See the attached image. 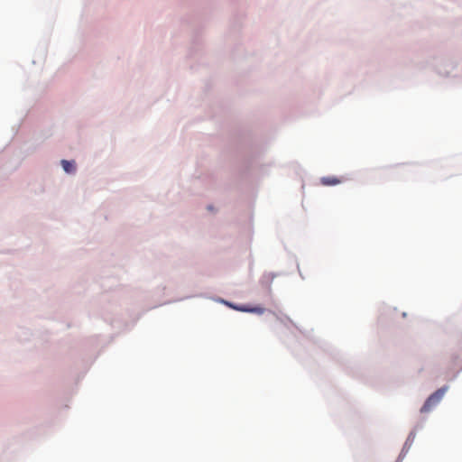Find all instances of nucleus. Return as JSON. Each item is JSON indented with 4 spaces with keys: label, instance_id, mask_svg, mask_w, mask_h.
<instances>
[{
    "label": "nucleus",
    "instance_id": "obj_3",
    "mask_svg": "<svg viewBox=\"0 0 462 462\" xmlns=\"http://www.w3.org/2000/svg\"><path fill=\"white\" fill-rule=\"evenodd\" d=\"M279 275L280 273H264L260 279V283L268 291H271L273 281Z\"/></svg>",
    "mask_w": 462,
    "mask_h": 462
},
{
    "label": "nucleus",
    "instance_id": "obj_6",
    "mask_svg": "<svg viewBox=\"0 0 462 462\" xmlns=\"http://www.w3.org/2000/svg\"><path fill=\"white\" fill-rule=\"evenodd\" d=\"M244 312L262 315L265 312V309L261 306H250L245 304V310H244Z\"/></svg>",
    "mask_w": 462,
    "mask_h": 462
},
{
    "label": "nucleus",
    "instance_id": "obj_1",
    "mask_svg": "<svg viewBox=\"0 0 462 462\" xmlns=\"http://www.w3.org/2000/svg\"><path fill=\"white\" fill-rule=\"evenodd\" d=\"M448 390V385H443L439 388L433 393H431L424 402L423 405L420 408V412L426 413L430 411L433 408H435L443 399L445 393Z\"/></svg>",
    "mask_w": 462,
    "mask_h": 462
},
{
    "label": "nucleus",
    "instance_id": "obj_8",
    "mask_svg": "<svg viewBox=\"0 0 462 462\" xmlns=\"http://www.w3.org/2000/svg\"><path fill=\"white\" fill-rule=\"evenodd\" d=\"M439 74L448 76V72H445V73H444V72H442V71H440V70H439Z\"/></svg>",
    "mask_w": 462,
    "mask_h": 462
},
{
    "label": "nucleus",
    "instance_id": "obj_2",
    "mask_svg": "<svg viewBox=\"0 0 462 462\" xmlns=\"http://www.w3.org/2000/svg\"><path fill=\"white\" fill-rule=\"evenodd\" d=\"M423 428V424L422 423H420V424H417L414 429L409 433L404 444H403V447L396 459V462H402V460L404 459L405 456L407 455V453L409 452L414 439H415V437H416V432L420 430H421Z\"/></svg>",
    "mask_w": 462,
    "mask_h": 462
},
{
    "label": "nucleus",
    "instance_id": "obj_7",
    "mask_svg": "<svg viewBox=\"0 0 462 462\" xmlns=\"http://www.w3.org/2000/svg\"><path fill=\"white\" fill-rule=\"evenodd\" d=\"M320 182L324 186H332L340 183V180L336 177H322Z\"/></svg>",
    "mask_w": 462,
    "mask_h": 462
},
{
    "label": "nucleus",
    "instance_id": "obj_4",
    "mask_svg": "<svg viewBox=\"0 0 462 462\" xmlns=\"http://www.w3.org/2000/svg\"><path fill=\"white\" fill-rule=\"evenodd\" d=\"M216 300L237 311L244 312V310H245V304H236L222 298H217Z\"/></svg>",
    "mask_w": 462,
    "mask_h": 462
},
{
    "label": "nucleus",
    "instance_id": "obj_9",
    "mask_svg": "<svg viewBox=\"0 0 462 462\" xmlns=\"http://www.w3.org/2000/svg\"><path fill=\"white\" fill-rule=\"evenodd\" d=\"M297 268H298V270H300V265L299 264H297ZM299 273H300V277L303 279V276H302L300 271H299Z\"/></svg>",
    "mask_w": 462,
    "mask_h": 462
},
{
    "label": "nucleus",
    "instance_id": "obj_5",
    "mask_svg": "<svg viewBox=\"0 0 462 462\" xmlns=\"http://www.w3.org/2000/svg\"><path fill=\"white\" fill-rule=\"evenodd\" d=\"M60 164L66 173L73 174L76 172V163L74 161L61 160Z\"/></svg>",
    "mask_w": 462,
    "mask_h": 462
}]
</instances>
